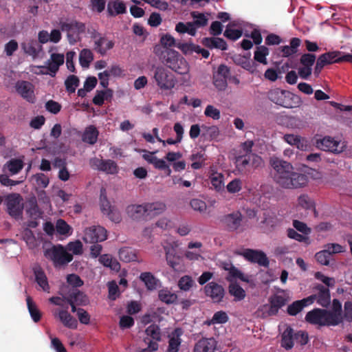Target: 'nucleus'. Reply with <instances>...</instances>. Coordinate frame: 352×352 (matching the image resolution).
I'll list each match as a JSON object with an SVG mask.
<instances>
[{
  "mask_svg": "<svg viewBox=\"0 0 352 352\" xmlns=\"http://www.w3.org/2000/svg\"><path fill=\"white\" fill-rule=\"evenodd\" d=\"M162 62L175 73L181 75V84L184 87L192 85L190 66L187 60L178 52L171 49L166 50L162 56Z\"/></svg>",
  "mask_w": 352,
  "mask_h": 352,
  "instance_id": "nucleus-1",
  "label": "nucleus"
},
{
  "mask_svg": "<svg viewBox=\"0 0 352 352\" xmlns=\"http://www.w3.org/2000/svg\"><path fill=\"white\" fill-rule=\"evenodd\" d=\"M341 309V303L338 300L334 299L332 304V310L314 309L307 314L305 320L311 324L319 326H336L342 321Z\"/></svg>",
  "mask_w": 352,
  "mask_h": 352,
  "instance_id": "nucleus-2",
  "label": "nucleus"
},
{
  "mask_svg": "<svg viewBox=\"0 0 352 352\" xmlns=\"http://www.w3.org/2000/svg\"><path fill=\"white\" fill-rule=\"evenodd\" d=\"M270 165L272 168V175L275 182L280 187L289 189L294 173L293 166L287 162L278 157L270 159Z\"/></svg>",
  "mask_w": 352,
  "mask_h": 352,
  "instance_id": "nucleus-3",
  "label": "nucleus"
},
{
  "mask_svg": "<svg viewBox=\"0 0 352 352\" xmlns=\"http://www.w3.org/2000/svg\"><path fill=\"white\" fill-rule=\"evenodd\" d=\"M152 79L162 91L172 90L177 84L175 75L163 66H157L154 69Z\"/></svg>",
  "mask_w": 352,
  "mask_h": 352,
  "instance_id": "nucleus-4",
  "label": "nucleus"
},
{
  "mask_svg": "<svg viewBox=\"0 0 352 352\" xmlns=\"http://www.w3.org/2000/svg\"><path fill=\"white\" fill-rule=\"evenodd\" d=\"M267 97L272 102L286 108H293L300 104V98L294 94L280 89L274 88L268 91Z\"/></svg>",
  "mask_w": 352,
  "mask_h": 352,
  "instance_id": "nucleus-5",
  "label": "nucleus"
},
{
  "mask_svg": "<svg viewBox=\"0 0 352 352\" xmlns=\"http://www.w3.org/2000/svg\"><path fill=\"white\" fill-rule=\"evenodd\" d=\"M45 256L54 263L55 267L65 265L73 259L72 254L68 252L66 248L61 245H54L46 249Z\"/></svg>",
  "mask_w": 352,
  "mask_h": 352,
  "instance_id": "nucleus-6",
  "label": "nucleus"
},
{
  "mask_svg": "<svg viewBox=\"0 0 352 352\" xmlns=\"http://www.w3.org/2000/svg\"><path fill=\"white\" fill-rule=\"evenodd\" d=\"M316 146L318 148L325 151L340 153L345 150L346 144L342 140L326 136L322 139L317 140Z\"/></svg>",
  "mask_w": 352,
  "mask_h": 352,
  "instance_id": "nucleus-7",
  "label": "nucleus"
},
{
  "mask_svg": "<svg viewBox=\"0 0 352 352\" xmlns=\"http://www.w3.org/2000/svg\"><path fill=\"white\" fill-rule=\"evenodd\" d=\"M290 299L291 296L287 291H280L271 298L270 305H264L263 309L267 311L268 316L274 315Z\"/></svg>",
  "mask_w": 352,
  "mask_h": 352,
  "instance_id": "nucleus-8",
  "label": "nucleus"
},
{
  "mask_svg": "<svg viewBox=\"0 0 352 352\" xmlns=\"http://www.w3.org/2000/svg\"><path fill=\"white\" fill-rule=\"evenodd\" d=\"M107 230L101 226H93L85 230L82 239L86 243H97L107 239Z\"/></svg>",
  "mask_w": 352,
  "mask_h": 352,
  "instance_id": "nucleus-9",
  "label": "nucleus"
},
{
  "mask_svg": "<svg viewBox=\"0 0 352 352\" xmlns=\"http://www.w3.org/2000/svg\"><path fill=\"white\" fill-rule=\"evenodd\" d=\"M6 205L9 214L16 218L19 217L23 208V199L16 193L10 194L6 197Z\"/></svg>",
  "mask_w": 352,
  "mask_h": 352,
  "instance_id": "nucleus-10",
  "label": "nucleus"
},
{
  "mask_svg": "<svg viewBox=\"0 0 352 352\" xmlns=\"http://www.w3.org/2000/svg\"><path fill=\"white\" fill-rule=\"evenodd\" d=\"M16 91L23 99L30 103H34L36 98L34 85L27 81H19L15 85Z\"/></svg>",
  "mask_w": 352,
  "mask_h": 352,
  "instance_id": "nucleus-11",
  "label": "nucleus"
},
{
  "mask_svg": "<svg viewBox=\"0 0 352 352\" xmlns=\"http://www.w3.org/2000/svg\"><path fill=\"white\" fill-rule=\"evenodd\" d=\"M62 30L67 32L69 43H74L79 39L80 33L85 31V25L76 22L64 23L62 25Z\"/></svg>",
  "mask_w": 352,
  "mask_h": 352,
  "instance_id": "nucleus-12",
  "label": "nucleus"
},
{
  "mask_svg": "<svg viewBox=\"0 0 352 352\" xmlns=\"http://www.w3.org/2000/svg\"><path fill=\"white\" fill-rule=\"evenodd\" d=\"M91 166L95 169L105 172L108 174H115L118 172L116 164L110 160H103L94 158L91 160Z\"/></svg>",
  "mask_w": 352,
  "mask_h": 352,
  "instance_id": "nucleus-13",
  "label": "nucleus"
},
{
  "mask_svg": "<svg viewBox=\"0 0 352 352\" xmlns=\"http://www.w3.org/2000/svg\"><path fill=\"white\" fill-rule=\"evenodd\" d=\"M223 268L228 272L226 278L230 283H235L237 280L246 283L250 281L249 276L244 274L232 264H225Z\"/></svg>",
  "mask_w": 352,
  "mask_h": 352,
  "instance_id": "nucleus-14",
  "label": "nucleus"
},
{
  "mask_svg": "<svg viewBox=\"0 0 352 352\" xmlns=\"http://www.w3.org/2000/svg\"><path fill=\"white\" fill-rule=\"evenodd\" d=\"M241 255L247 260L262 266H267L269 263L266 255L261 251L247 249L241 252Z\"/></svg>",
  "mask_w": 352,
  "mask_h": 352,
  "instance_id": "nucleus-15",
  "label": "nucleus"
},
{
  "mask_svg": "<svg viewBox=\"0 0 352 352\" xmlns=\"http://www.w3.org/2000/svg\"><path fill=\"white\" fill-rule=\"evenodd\" d=\"M65 57L63 54L52 53L50 58L46 61L47 69L50 71V75L54 76L59 69L60 65L64 63Z\"/></svg>",
  "mask_w": 352,
  "mask_h": 352,
  "instance_id": "nucleus-16",
  "label": "nucleus"
},
{
  "mask_svg": "<svg viewBox=\"0 0 352 352\" xmlns=\"http://www.w3.org/2000/svg\"><path fill=\"white\" fill-rule=\"evenodd\" d=\"M54 316L58 318L65 327L70 329L77 328V320L72 316L67 310L56 309L54 311Z\"/></svg>",
  "mask_w": 352,
  "mask_h": 352,
  "instance_id": "nucleus-17",
  "label": "nucleus"
},
{
  "mask_svg": "<svg viewBox=\"0 0 352 352\" xmlns=\"http://www.w3.org/2000/svg\"><path fill=\"white\" fill-rule=\"evenodd\" d=\"M205 292L207 296H210L216 302H220L224 296L223 288L213 282L210 283L205 287Z\"/></svg>",
  "mask_w": 352,
  "mask_h": 352,
  "instance_id": "nucleus-18",
  "label": "nucleus"
},
{
  "mask_svg": "<svg viewBox=\"0 0 352 352\" xmlns=\"http://www.w3.org/2000/svg\"><path fill=\"white\" fill-rule=\"evenodd\" d=\"M94 41L95 50L102 55L106 54L113 46L112 41L99 34L94 36Z\"/></svg>",
  "mask_w": 352,
  "mask_h": 352,
  "instance_id": "nucleus-19",
  "label": "nucleus"
},
{
  "mask_svg": "<svg viewBox=\"0 0 352 352\" xmlns=\"http://www.w3.org/2000/svg\"><path fill=\"white\" fill-rule=\"evenodd\" d=\"M217 342L212 338H202L195 345L193 352H214Z\"/></svg>",
  "mask_w": 352,
  "mask_h": 352,
  "instance_id": "nucleus-20",
  "label": "nucleus"
},
{
  "mask_svg": "<svg viewBox=\"0 0 352 352\" xmlns=\"http://www.w3.org/2000/svg\"><path fill=\"white\" fill-rule=\"evenodd\" d=\"M237 166L241 168L245 167L247 165L250 164L253 167H259L263 165V162L262 158L255 154H250L247 157H239L236 160Z\"/></svg>",
  "mask_w": 352,
  "mask_h": 352,
  "instance_id": "nucleus-21",
  "label": "nucleus"
},
{
  "mask_svg": "<svg viewBox=\"0 0 352 352\" xmlns=\"http://www.w3.org/2000/svg\"><path fill=\"white\" fill-rule=\"evenodd\" d=\"M314 301V296H310L302 300L295 301L287 307V312L291 316H295L305 307L311 305Z\"/></svg>",
  "mask_w": 352,
  "mask_h": 352,
  "instance_id": "nucleus-22",
  "label": "nucleus"
},
{
  "mask_svg": "<svg viewBox=\"0 0 352 352\" xmlns=\"http://www.w3.org/2000/svg\"><path fill=\"white\" fill-rule=\"evenodd\" d=\"M158 349V344L155 340H148L145 338L139 340L134 346V352H154Z\"/></svg>",
  "mask_w": 352,
  "mask_h": 352,
  "instance_id": "nucleus-23",
  "label": "nucleus"
},
{
  "mask_svg": "<svg viewBox=\"0 0 352 352\" xmlns=\"http://www.w3.org/2000/svg\"><path fill=\"white\" fill-rule=\"evenodd\" d=\"M35 280L41 289L47 293L50 292V286L49 285L48 279L45 272L39 267H36L34 270Z\"/></svg>",
  "mask_w": 352,
  "mask_h": 352,
  "instance_id": "nucleus-24",
  "label": "nucleus"
},
{
  "mask_svg": "<svg viewBox=\"0 0 352 352\" xmlns=\"http://www.w3.org/2000/svg\"><path fill=\"white\" fill-rule=\"evenodd\" d=\"M182 334V330L177 329L169 335L168 352H177L179 351L181 344L180 336Z\"/></svg>",
  "mask_w": 352,
  "mask_h": 352,
  "instance_id": "nucleus-25",
  "label": "nucleus"
},
{
  "mask_svg": "<svg viewBox=\"0 0 352 352\" xmlns=\"http://www.w3.org/2000/svg\"><path fill=\"white\" fill-rule=\"evenodd\" d=\"M309 179L306 175L296 173L294 171L289 189H296L303 188L308 184Z\"/></svg>",
  "mask_w": 352,
  "mask_h": 352,
  "instance_id": "nucleus-26",
  "label": "nucleus"
},
{
  "mask_svg": "<svg viewBox=\"0 0 352 352\" xmlns=\"http://www.w3.org/2000/svg\"><path fill=\"white\" fill-rule=\"evenodd\" d=\"M201 135L209 140H218L221 135L219 128L216 125L206 126L202 125Z\"/></svg>",
  "mask_w": 352,
  "mask_h": 352,
  "instance_id": "nucleus-27",
  "label": "nucleus"
},
{
  "mask_svg": "<svg viewBox=\"0 0 352 352\" xmlns=\"http://www.w3.org/2000/svg\"><path fill=\"white\" fill-rule=\"evenodd\" d=\"M210 179L212 186L216 191L223 192L224 190V176L222 173L212 170Z\"/></svg>",
  "mask_w": 352,
  "mask_h": 352,
  "instance_id": "nucleus-28",
  "label": "nucleus"
},
{
  "mask_svg": "<svg viewBox=\"0 0 352 352\" xmlns=\"http://www.w3.org/2000/svg\"><path fill=\"white\" fill-rule=\"evenodd\" d=\"M241 221V214L239 212H235L228 214L223 217L224 223L230 229H237Z\"/></svg>",
  "mask_w": 352,
  "mask_h": 352,
  "instance_id": "nucleus-29",
  "label": "nucleus"
},
{
  "mask_svg": "<svg viewBox=\"0 0 352 352\" xmlns=\"http://www.w3.org/2000/svg\"><path fill=\"white\" fill-rule=\"evenodd\" d=\"M107 11L112 16L123 14L126 12V6L120 0H111L107 4Z\"/></svg>",
  "mask_w": 352,
  "mask_h": 352,
  "instance_id": "nucleus-30",
  "label": "nucleus"
},
{
  "mask_svg": "<svg viewBox=\"0 0 352 352\" xmlns=\"http://www.w3.org/2000/svg\"><path fill=\"white\" fill-rule=\"evenodd\" d=\"M21 47L26 54L34 58L38 55L41 50V46L36 41L31 40L23 43Z\"/></svg>",
  "mask_w": 352,
  "mask_h": 352,
  "instance_id": "nucleus-31",
  "label": "nucleus"
},
{
  "mask_svg": "<svg viewBox=\"0 0 352 352\" xmlns=\"http://www.w3.org/2000/svg\"><path fill=\"white\" fill-rule=\"evenodd\" d=\"M23 167V162L20 159H12L7 162L3 167V171H9L11 175L17 174Z\"/></svg>",
  "mask_w": 352,
  "mask_h": 352,
  "instance_id": "nucleus-32",
  "label": "nucleus"
},
{
  "mask_svg": "<svg viewBox=\"0 0 352 352\" xmlns=\"http://www.w3.org/2000/svg\"><path fill=\"white\" fill-rule=\"evenodd\" d=\"M119 257L124 262H131L141 261L138 259L137 252L130 248H123L119 251Z\"/></svg>",
  "mask_w": 352,
  "mask_h": 352,
  "instance_id": "nucleus-33",
  "label": "nucleus"
},
{
  "mask_svg": "<svg viewBox=\"0 0 352 352\" xmlns=\"http://www.w3.org/2000/svg\"><path fill=\"white\" fill-rule=\"evenodd\" d=\"M241 27V23L238 21L231 22L227 27L224 35L232 40H236L239 38L242 35V31L241 29H234L233 27Z\"/></svg>",
  "mask_w": 352,
  "mask_h": 352,
  "instance_id": "nucleus-34",
  "label": "nucleus"
},
{
  "mask_svg": "<svg viewBox=\"0 0 352 352\" xmlns=\"http://www.w3.org/2000/svg\"><path fill=\"white\" fill-rule=\"evenodd\" d=\"M98 136V130L94 126L91 125L85 129L82 135V140L90 144H94L96 142Z\"/></svg>",
  "mask_w": 352,
  "mask_h": 352,
  "instance_id": "nucleus-35",
  "label": "nucleus"
},
{
  "mask_svg": "<svg viewBox=\"0 0 352 352\" xmlns=\"http://www.w3.org/2000/svg\"><path fill=\"white\" fill-rule=\"evenodd\" d=\"M294 342L295 334L293 333V329L288 327L283 333L282 346L287 349H289L293 347Z\"/></svg>",
  "mask_w": 352,
  "mask_h": 352,
  "instance_id": "nucleus-36",
  "label": "nucleus"
},
{
  "mask_svg": "<svg viewBox=\"0 0 352 352\" xmlns=\"http://www.w3.org/2000/svg\"><path fill=\"white\" fill-rule=\"evenodd\" d=\"M300 45V40L298 38H293L290 41L289 45H285L280 48L282 52V56L287 57L295 54Z\"/></svg>",
  "mask_w": 352,
  "mask_h": 352,
  "instance_id": "nucleus-37",
  "label": "nucleus"
},
{
  "mask_svg": "<svg viewBox=\"0 0 352 352\" xmlns=\"http://www.w3.org/2000/svg\"><path fill=\"white\" fill-rule=\"evenodd\" d=\"M229 317L226 312L219 311L214 314L210 320L205 322L207 325L222 324L228 321Z\"/></svg>",
  "mask_w": 352,
  "mask_h": 352,
  "instance_id": "nucleus-38",
  "label": "nucleus"
},
{
  "mask_svg": "<svg viewBox=\"0 0 352 352\" xmlns=\"http://www.w3.org/2000/svg\"><path fill=\"white\" fill-rule=\"evenodd\" d=\"M190 160L192 162L191 164V167L192 169L197 170L201 168L205 164V161L206 160V155L204 152H197L192 153Z\"/></svg>",
  "mask_w": 352,
  "mask_h": 352,
  "instance_id": "nucleus-39",
  "label": "nucleus"
},
{
  "mask_svg": "<svg viewBox=\"0 0 352 352\" xmlns=\"http://www.w3.org/2000/svg\"><path fill=\"white\" fill-rule=\"evenodd\" d=\"M146 205H131L127 208L129 215L133 219H138L145 213H148Z\"/></svg>",
  "mask_w": 352,
  "mask_h": 352,
  "instance_id": "nucleus-40",
  "label": "nucleus"
},
{
  "mask_svg": "<svg viewBox=\"0 0 352 352\" xmlns=\"http://www.w3.org/2000/svg\"><path fill=\"white\" fill-rule=\"evenodd\" d=\"M99 261L104 266L109 267L113 271L118 272L120 268V263L111 255L104 254L100 257Z\"/></svg>",
  "mask_w": 352,
  "mask_h": 352,
  "instance_id": "nucleus-41",
  "label": "nucleus"
},
{
  "mask_svg": "<svg viewBox=\"0 0 352 352\" xmlns=\"http://www.w3.org/2000/svg\"><path fill=\"white\" fill-rule=\"evenodd\" d=\"M175 31L180 34L187 33L191 36H195L197 30L195 24L191 22H179L175 26Z\"/></svg>",
  "mask_w": 352,
  "mask_h": 352,
  "instance_id": "nucleus-42",
  "label": "nucleus"
},
{
  "mask_svg": "<svg viewBox=\"0 0 352 352\" xmlns=\"http://www.w3.org/2000/svg\"><path fill=\"white\" fill-rule=\"evenodd\" d=\"M192 18L193 19V22L192 23L195 24V27L196 29L197 28L203 27L207 25L208 21V13H201L199 12H192L190 13Z\"/></svg>",
  "mask_w": 352,
  "mask_h": 352,
  "instance_id": "nucleus-43",
  "label": "nucleus"
},
{
  "mask_svg": "<svg viewBox=\"0 0 352 352\" xmlns=\"http://www.w3.org/2000/svg\"><path fill=\"white\" fill-rule=\"evenodd\" d=\"M21 238L26 243L30 248H34L37 245L36 237L32 230L24 228L20 233Z\"/></svg>",
  "mask_w": 352,
  "mask_h": 352,
  "instance_id": "nucleus-44",
  "label": "nucleus"
},
{
  "mask_svg": "<svg viewBox=\"0 0 352 352\" xmlns=\"http://www.w3.org/2000/svg\"><path fill=\"white\" fill-rule=\"evenodd\" d=\"M145 333L146 339L151 341L155 340L156 344H158V342L161 340L160 328L155 324L148 326L145 331Z\"/></svg>",
  "mask_w": 352,
  "mask_h": 352,
  "instance_id": "nucleus-45",
  "label": "nucleus"
},
{
  "mask_svg": "<svg viewBox=\"0 0 352 352\" xmlns=\"http://www.w3.org/2000/svg\"><path fill=\"white\" fill-rule=\"evenodd\" d=\"M27 306L30 315L34 322H37L41 318V313L38 309L36 304L33 302L30 297H27Z\"/></svg>",
  "mask_w": 352,
  "mask_h": 352,
  "instance_id": "nucleus-46",
  "label": "nucleus"
},
{
  "mask_svg": "<svg viewBox=\"0 0 352 352\" xmlns=\"http://www.w3.org/2000/svg\"><path fill=\"white\" fill-rule=\"evenodd\" d=\"M314 296H315V300H316L317 302L322 307L327 306L330 302L329 291L327 288L320 287L318 294Z\"/></svg>",
  "mask_w": 352,
  "mask_h": 352,
  "instance_id": "nucleus-47",
  "label": "nucleus"
},
{
  "mask_svg": "<svg viewBox=\"0 0 352 352\" xmlns=\"http://www.w3.org/2000/svg\"><path fill=\"white\" fill-rule=\"evenodd\" d=\"M94 60V55L91 50H82L79 55L80 64L82 67L87 68Z\"/></svg>",
  "mask_w": 352,
  "mask_h": 352,
  "instance_id": "nucleus-48",
  "label": "nucleus"
},
{
  "mask_svg": "<svg viewBox=\"0 0 352 352\" xmlns=\"http://www.w3.org/2000/svg\"><path fill=\"white\" fill-rule=\"evenodd\" d=\"M159 298L166 304H172L177 300V296L167 289H163L159 292Z\"/></svg>",
  "mask_w": 352,
  "mask_h": 352,
  "instance_id": "nucleus-49",
  "label": "nucleus"
},
{
  "mask_svg": "<svg viewBox=\"0 0 352 352\" xmlns=\"http://www.w3.org/2000/svg\"><path fill=\"white\" fill-rule=\"evenodd\" d=\"M140 279L144 283L146 287L150 289H155L157 286V280L149 272H144L140 275Z\"/></svg>",
  "mask_w": 352,
  "mask_h": 352,
  "instance_id": "nucleus-50",
  "label": "nucleus"
},
{
  "mask_svg": "<svg viewBox=\"0 0 352 352\" xmlns=\"http://www.w3.org/2000/svg\"><path fill=\"white\" fill-rule=\"evenodd\" d=\"M229 292L236 300H241L245 297V290L236 283H230Z\"/></svg>",
  "mask_w": 352,
  "mask_h": 352,
  "instance_id": "nucleus-51",
  "label": "nucleus"
},
{
  "mask_svg": "<svg viewBox=\"0 0 352 352\" xmlns=\"http://www.w3.org/2000/svg\"><path fill=\"white\" fill-rule=\"evenodd\" d=\"M205 45L210 47L218 48L225 50L227 45L223 39L220 38H209L205 39Z\"/></svg>",
  "mask_w": 352,
  "mask_h": 352,
  "instance_id": "nucleus-52",
  "label": "nucleus"
},
{
  "mask_svg": "<svg viewBox=\"0 0 352 352\" xmlns=\"http://www.w3.org/2000/svg\"><path fill=\"white\" fill-rule=\"evenodd\" d=\"M148 214H158L166 210V205L162 202L146 204Z\"/></svg>",
  "mask_w": 352,
  "mask_h": 352,
  "instance_id": "nucleus-53",
  "label": "nucleus"
},
{
  "mask_svg": "<svg viewBox=\"0 0 352 352\" xmlns=\"http://www.w3.org/2000/svg\"><path fill=\"white\" fill-rule=\"evenodd\" d=\"M100 204L101 210L104 214L109 213L110 211L113 208L109 201L107 200L106 191L104 189H101L100 196Z\"/></svg>",
  "mask_w": 352,
  "mask_h": 352,
  "instance_id": "nucleus-54",
  "label": "nucleus"
},
{
  "mask_svg": "<svg viewBox=\"0 0 352 352\" xmlns=\"http://www.w3.org/2000/svg\"><path fill=\"white\" fill-rule=\"evenodd\" d=\"M56 230L61 235L69 236L72 233V228L63 219L56 221Z\"/></svg>",
  "mask_w": 352,
  "mask_h": 352,
  "instance_id": "nucleus-55",
  "label": "nucleus"
},
{
  "mask_svg": "<svg viewBox=\"0 0 352 352\" xmlns=\"http://www.w3.org/2000/svg\"><path fill=\"white\" fill-rule=\"evenodd\" d=\"M204 116L214 120H218L221 118L220 110L212 104H208L204 110Z\"/></svg>",
  "mask_w": 352,
  "mask_h": 352,
  "instance_id": "nucleus-56",
  "label": "nucleus"
},
{
  "mask_svg": "<svg viewBox=\"0 0 352 352\" xmlns=\"http://www.w3.org/2000/svg\"><path fill=\"white\" fill-rule=\"evenodd\" d=\"M65 248L72 256L80 255L82 253V244L79 240L69 242Z\"/></svg>",
  "mask_w": 352,
  "mask_h": 352,
  "instance_id": "nucleus-57",
  "label": "nucleus"
},
{
  "mask_svg": "<svg viewBox=\"0 0 352 352\" xmlns=\"http://www.w3.org/2000/svg\"><path fill=\"white\" fill-rule=\"evenodd\" d=\"M268 54V49L265 46H260L257 47L256 51L254 52V59L261 63L267 65V61L266 59V56Z\"/></svg>",
  "mask_w": 352,
  "mask_h": 352,
  "instance_id": "nucleus-58",
  "label": "nucleus"
},
{
  "mask_svg": "<svg viewBox=\"0 0 352 352\" xmlns=\"http://www.w3.org/2000/svg\"><path fill=\"white\" fill-rule=\"evenodd\" d=\"M32 181L38 188H46L49 184V178L43 173H38L32 177Z\"/></svg>",
  "mask_w": 352,
  "mask_h": 352,
  "instance_id": "nucleus-59",
  "label": "nucleus"
},
{
  "mask_svg": "<svg viewBox=\"0 0 352 352\" xmlns=\"http://www.w3.org/2000/svg\"><path fill=\"white\" fill-rule=\"evenodd\" d=\"M68 298H72L73 301L76 302L77 305H86L89 302L87 296L79 291L74 292Z\"/></svg>",
  "mask_w": 352,
  "mask_h": 352,
  "instance_id": "nucleus-60",
  "label": "nucleus"
},
{
  "mask_svg": "<svg viewBox=\"0 0 352 352\" xmlns=\"http://www.w3.org/2000/svg\"><path fill=\"white\" fill-rule=\"evenodd\" d=\"M338 53L336 52H332L320 55L318 59H319L320 62L326 65L340 61V59H336Z\"/></svg>",
  "mask_w": 352,
  "mask_h": 352,
  "instance_id": "nucleus-61",
  "label": "nucleus"
},
{
  "mask_svg": "<svg viewBox=\"0 0 352 352\" xmlns=\"http://www.w3.org/2000/svg\"><path fill=\"white\" fill-rule=\"evenodd\" d=\"M195 285V282L192 279L190 276H184L182 277L178 283V286L180 289L184 291L190 290L193 285Z\"/></svg>",
  "mask_w": 352,
  "mask_h": 352,
  "instance_id": "nucleus-62",
  "label": "nucleus"
},
{
  "mask_svg": "<svg viewBox=\"0 0 352 352\" xmlns=\"http://www.w3.org/2000/svg\"><path fill=\"white\" fill-rule=\"evenodd\" d=\"M298 202L300 206L306 210L314 209V204L312 199L307 195H301L299 196Z\"/></svg>",
  "mask_w": 352,
  "mask_h": 352,
  "instance_id": "nucleus-63",
  "label": "nucleus"
},
{
  "mask_svg": "<svg viewBox=\"0 0 352 352\" xmlns=\"http://www.w3.org/2000/svg\"><path fill=\"white\" fill-rule=\"evenodd\" d=\"M242 182L239 179H234L226 186V189L230 193L239 192L242 189Z\"/></svg>",
  "mask_w": 352,
  "mask_h": 352,
  "instance_id": "nucleus-64",
  "label": "nucleus"
}]
</instances>
